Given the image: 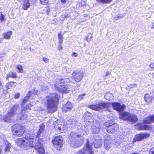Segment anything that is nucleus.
<instances>
[{
    "mask_svg": "<svg viewBox=\"0 0 154 154\" xmlns=\"http://www.w3.org/2000/svg\"><path fill=\"white\" fill-rule=\"evenodd\" d=\"M94 105H89L88 107L90 109L98 111H102L104 109H109L111 106L117 111L120 112L124 110L126 106L124 104L122 105L119 103L114 102L112 103H104L103 100H97Z\"/></svg>",
    "mask_w": 154,
    "mask_h": 154,
    "instance_id": "1",
    "label": "nucleus"
},
{
    "mask_svg": "<svg viewBox=\"0 0 154 154\" xmlns=\"http://www.w3.org/2000/svg\"><path fill=\"white\" fill-rule=\"evenodd\" d=\"M58 95L54 93L47 97V110L48 113L55 112L57 109V105L58 101Z\"/></svg>",
    "mask_w": 154,
    "mask_h": 154,
    "instance_id": "2",
    "label": "nucleus"
},
{
    "mask_svg": "<svg viewBox=\"0 0 154 154\" xmlns=\"http://www.w3.org/2000/svg\"><path fill=\"white\" fill-rule=\"evenodd\" d=\"M18 108V104H16L12 106L8 113L2 118L4 122H10L11 118L16 114Z\"/></svg>",
    "mask_w": 154,
    "mask_h": 154,
    "instance_id": "3",
    "label": "nucleus"
},
{
    "mask_svg": "<svg viewBox=\"0 0 154 154\" xmlns=\"http://www.w3.org/2000/svg\"><path fill=\"white\" fill-rule=\"evenodd\" d=\"M120 118L124 120L129 121L133 123H136L138 120V119L135 115L125 112L120 113Z\"/></svg>",
    "mask_w": 154,
    "mask_h": 154,
    "instance_id": "4",
    "label": "nucleus"
},
{
    "mask_svg": "<svg viewBox=\"0 0 154 154\" xmlns=\"http://www.w3.org/2000/svg\"><path fill=\"white\" fill-rule=\"evenodd\" d=\"M72 75L73 79L76 82H79L82 79L84 73L81 71L76 70L73 72Z\"/></svg>",
    "mask_w": 154,
    "mask_h": 154,
    "instance_id": "5",
    "label": "nucleus"
},
{
    "mask_svg": "<svg viewBox=\"0 0 154 154\" xmlns=\"http://www.w3.org/2000/svg\"><path fill=\"white\" fill-rule=\"evenodd\" d=\"M93 145H86L85 147L77 152L76 154H94Z\"/></svg>",
    "mask_w": 154,
    "mask_h": 154,
    "instance_id": "6",
    "label": "nucleus"
},
{
    "mask_svg": "<svg viewBox=\"0 0 154 154\" xmlns=\"http://www.w3.org/2000/svg\"><path fill=\"white\" fill-rule=\"evenodd\" d=\"M67 82V79H57L55 81L54 86L55 89L57 90L58 87H60L63 84H65V82Z\"/></svg>",
    "mask_w": 154,
    "mask_h": 154,
    "instance_id": "7",
    "label": "nucleus"
},
{
    "mask_svg": "<svg viewBox=\"0 0 154 154\" xmlns=\"http://www.w3.org/2000/svg\"><path fill=\"white\" fill-rule=\"evenodd\" d=\"M149 136V134H137L134 138L133 141L136 142L137 141H140L144 138H146Z\"/></svg>",
    "mask_w": 154,
    "mask_h": 154,
    "instance_id": "8",
    "label": "nucleus"
},
{
    "mask_svg": "<svg viewBox=\"0 0 154 154\" xmlns=\"http://www.w3.org/2000/svg\"><path fill=\"white\" fill-rule=\"evenodd\" d=\"M33 139H29L28 140L26 138H20L17 139L15 140V142L17 144H23L27 140V144H32V143L31 142V141Z\"/></svg>",
    "mask_w": 154,
    "mask_h": 154,
    "instance_id": "9",
    "label": "nucleus"
},
{
    "mask_svg": "<svg viewBox=\"0 0 154 154\" xmlns=\"http://www.w3.org/2000/svg\"><path fill=\"white\" fill-rule=\"evenodd\" d=\"M118 128V125L115 123L107 127L106 130L108 133H112L116 132Z\"/></svg>",
    "mask_w": 154,
    "mask_h": 154,
    "instance_id": "10",
    "label": "nucleus"
},
{
    "mask_svg": "<svg viewBox=\"0 0 154 154\" xmlns=\"http://www.w3.org/2000/svg\"><path fill=\"white\" fill-rule=\"evenodd\" d=\"M70 86L63 84L60 86V87H58L56 90L61 93H67L70 91Z\"/></svg>",
    "mask_w": 154,
    "mask_h": 154,
    "instance_id": "11",
    "label": "nucleus"
},
{
    "mask_svg": "<svg viewBox=\"0 0 154 154\" xmlns=\"http://www.w3.org/2000/svg\"><path fill=\"white\" fill-rule=\"evenodd\" d=\"M29 146L35 148L39 154H45L44 148L42 145H29Z\"/></svg>",
    "mask_w": 154,
    "mask_h": 154,
    "instance_id": "12",
    "label": "nucleus"
},
{
    "mask_svg": "<svg viewBox=\"0 0 154 154\" xmlns=\"http://www.w3.org/2000/svg\"><path fill=\"white\" fill-rule=\"evenodd\" d=\"M53 144H63V138L61 136H57L52 140Z\"/></svg>",
    "mask_w": 154,
    "mask_h": 154,
    "instance_id": "13",
    "label": "nucleus"
},
{
    "mask_svg": "<svg viewBox=\"0 0 154 154\" xmlns=\"http://www.w3.org/2000/svg\"><path fill=\"white\" fill-rule=\"evenodd\" d=\"M73 108V106L71 103L68 102L65 104L62 108L63 112H66L70 110H71Z\"/></svg>",
    "mask_w": 154,
    "mask_h": 154,
    "instance_id": "14",
    "label": "nucleus"
},
{
    "mask_svg": "<svg viewBox=\"0 0 154 154\" xmlns=\"http://www.w3.org/2000/svg\"><path fill=\"white\" fill-rule=\"evenodd\" d=\"M86 122L87 123L86 124H85L82 127V131H85V133H83V134L85 135H86L87 132H88V131L90 129L91 127L90 125L91 124L90 122L88 121V122Z\"/></svg>",
    "mask_w": 154,
    "mask_h": 154,
    "instance_id": "15",
    "label": "nucleus"
},
{
    "mask_svg": "<svg viewBox=\"0 0 154 154\" xmlns=\"http://www.w3.org/2000/svg\"><path fill=\"white\" fill-rule=\"evenodd\" d=\"M67 124L73 126L76 125L77 122L76 119L73 117L67 118Z\"/></svg>",
    "mask_w": 154,
    "mask_h": 154,
    "instance_id": "16",
    "label": "nucleus"
},
{
    "mask_svg": "<svg viewBox=\"0 0 154 154\" xmlns=\"http://www.w3.org/2000/svg\"><path fill=\"white\" fill-rule=\"evenodd\" d=\"M100 125L99 124H95L92 126V131L94 134L98 133L100 131Z\"/></svg>",
    "mask_w": 154,
    "mask_h": 154,
    "instance_id": "17",
    "label": "nucleus"
},
{
    "mask_svg": "<svg viewBox=\"0 0 154 154\" xmlns=\"http://www.w3.org/2000/svg\"><path fill=\"white\" fill-rule=\"evenodd\" d=\"M143 121L145 124H149L154 122V115L146 118Z\"/></svg>",
    "mask_w": 154,
    "mask_h": 154,
    "instance_id": "18",
    "label": "nucleus"
},
{
    "mask_svg": "<svg viewBox=\"0 0 154 154\" xmlns=\"http://www.w3.org/2000/svg\"><path fill=\"white\" fill-rule=\"evenodd\" d=\"M25 129L23 127H21L19 131L16 130L14 134V136L17 137H20L24 133Z\"/></svg>",
    "mask_w": 154,
    "mask_h": 154,
    "instance_id": "19",
    "label": "nucleus"
},
{
    "mask_svg": "<svg viewBox=\"0 0 154 154\" xmlns=\"http://www.w3.org/2000/svg\"><path fill=\"white\" fill-rule=\"evenodd\" d=\"M7 89L8 90L11 88L15 87L17 85V83L13 82H8L6 84Z\"/></svg>",
    "mask_w": 154,
    "mask_h": 154,
    "instance_id": "20",
    "label": "nucleus"
},
{
    "mask_svg": "<svg viewBox=\"0 0 154 154\" xmlns=\"http://www.w3.org/2000/svg\"><path fill=\"white\" fill-rule=\"evenodd\" d=\"M58 121H55L54 122L53 125L54 127L56 130H58L60 131L62 129H63V127L62 125L59 124L58 122Z\"/></svg>",
    "mask_w": 154,
    "mask_h": 154,
    "instance_id": "21",
    "label": "nucleus"
},
{
    "mask_svg": "<svg viewBox=\"0 0 154 154\" xmlns=\"http://www.w3.org/2000/svg\"><path fill=\"white\" fill-rule=\"evenodd\" d=\"M30 6L29 0H24L22 8L25 10L29 8Z\"/></svg>",
    "mask_w": 154,
    "mask_h": 154,
    "instance_id": "22",
    "label": "nucleus"
},
{
    "mask_svg": "<svg viewBox=\"0 0 154 154\" xmlns=\"http://www.w3.org/2000/svg\"><path fill=\"white\" fill-rule=\"evenodd\" d=\"M31 95L28 92L26 94V96L24 97L23 102L22 104V106H24V104L27 102L29 99H32L33 97L31 96Z\"/></svg>",
    "mask_w": 154,
    "mask_h": 154,
    "instance_id": "23",
    "label": "nucleus"
},
{
    "mask_svg": "<svg viewBox=\"0 0 154 154\" xmlns=\"http://www.w3.org/2000/svg\"><path fill=\"white\" fill-rule=\"evenodd\" d=\"M17 77L16 74L15 72H13L11 71L7 75L6 78L7 80H8L10 77L16 78Z\"/></svg>",
    "mask_w": 154,
    "mask_h": 154,
    "instance_id": "24",
    "label": "nucleus"
},
{
    "mask_svg": "<svg viewBox=\"0 0 154 154\" xmlns=\"http://www.w3.org/2000/svg\"><path fill=\"white\" fill-rule=\"evenodd\" d=\"M12 33L11 31H9L5 32L3 34V36L5 38L7 39H9L10 38L11 36Z\"/></svg>",
    "mask_w": 154,
    "mask_h": 154,
    "instance_id": "25",
    "label": "nucleus"
},
{
    "mask_svg": "<svg viewBox=\"0 0 154 154\" xmlns=\"http://www.w3.org/2000/svg\"><path fill=\"white\" fill-rule=\"evenodd\" d=\"M45 126L44 124H41V125H40V128L39 130V131L36 136L37 138L39 137V136L40 135V134L41 133H42L43 132V131L44 129Z\"/></svg>",
    "mask_w": 154,
    "mask_h": 154,
    "instance_id": "26",
    "label": "nucleus"
},
{
    "mask_svg": "<svg viewBox=\"0 0 154 154\" xmlns=\"http://www.w3.org/2000/svg\"><path fill=\"white\" fill-rule=\"evenodd\" d=\"M81 137V135L80 134H77L75 133L72 132L69 135V138H73L75 139H76L77 138H79Z\"/></svg>",
    "mask_w": 154,
    "mask_h": 154,
    "instance_id": "27",
    "label": "nucleus"
},
{
    "mask_svg": "<svg viewBox=\"0 0 154 154\" xmlns=\"http://www.w3.org/2000/svg\"><path fill=\"white\" fill-rule=\"evenodd\" d=\"M144 98L147 103H149L152 101V97L148 94H146L144 96Z\"/></svg>",
    "mask_w": 154,
    "mask_h": 154,
    "instance_id": "28",
    "label": "nucleus"
},
{
    "mask_svg": "<svg viewBox=\"0 0 154 154\" xmlns=\"http://www.w3.org/2000/svg\"><path fill=\"white\" fill-rule=\"evenodd\" d=\"M29 93L31 95V96L33 98L35 95L37 94L38 91L34 89L31 90Z\"/></svg>",
    "mask_w": 154,
    "mask_h": 154,
    "instance_id": "29",
    "label": "nucleus"
},
{
    "mask_svg": "<svg viewBox=\"0 0 154 154\" xmlns=\"http://www.w3.org/2000/svg\"><path fill=\"white\" fill-rule=\"evenodd\" d=\"M112 97V93L108 92L105 94L104 98L107 100H109Z\"/></svg>",
    "mask_w": 154,
    "mask_h": 154,
    "instance_id": "30",
    "label": "nucleus"
},
{
    "mask_svg": "<svg viewBox=\"0 0 154 154\" xmlns=\"http://www.w3.org/2000/svg\"><path fill=\"white\" fill-rule=\"evenodd\" d=\"M33 106V105L31 103L29 104H27L25 107L24 106H22L23 107V109L22 110V113H23L25 112V109H29L31 107Z\"/></svg>",
    "mask_w": 154,
    "mask_h": 154,
    "instance_id": "31",
    "label": "nucleus"
},
{
    "mask_svg": "<svg viewBox=\"0 0 154 154\" xmlns=\"http://www.w3.org/2000/svg\"><path fill=\"white\" fill-rule=\"evenodd\" d=\"M92 140H89V139H88L87 140V143L86 144H96V143L95 142V139L93 138H92Z\"/></svg>",
    "mask_w": 154,
    "mask_h": 154,
    "instance_id": "32",
    "label": "nucleus"
},
{
    "mask_svg": "<svg viewBox=\"0 0 154 154\" xmlns=\"http://www.w3.org/2000/svg\"><path fill=\"white\" fill-rule=\"evenodd\" d=\"M141 129L150 130H151V127L147 125H143L141 126Z\"/></svg>",
    "mask_w": 154,
    "mask_h": 154,
    "instance_id": "33",
    "label": "nucleus"
},
{
    "mask_svg": "<svg viewBox=\"0 0 154 154\" xmlns=\"http://www.w3.org/2000/svg\"><path fill=\"white\" fill-rule=\"evenodd\" d=\"M98 2L103 4L109 3L111 2L112 0H96Z\"/></svg>",
    "mask_w": 154,
    "mask_h": 154,
    "instance_id": "34",
    "label": "nucleus"
},
{
    "mask_svg": "<svg viewBox=\"0 0 154 154\" xmlns=\"http://www.w3.org/2000/svg\"><path fill=\"white\" fill-rule=\"evenodd\" d=\"M48 87L46 85H44L42 87V92H44L45 93L47 92L48 90Z\"/></svg>",
    "mask_w": 154,
    "mask_h": 154,
    "instance_id": "35",
    "label": "nucleus"
},
{
    "mask_svg": "<svg viewBox=\"0 0 154 154\" xmlns=\"http://www.w3.org/2000/svg\"><path fill=\"white\" fill-rule=\"evenodd\" d=\"M58 37L59 39V44H61L63 40V36L61 34H59Z\"/></svg>",
    "mask_w": 154,
    "mask_h": 154,
    "instance_id": "36",
    "label": "nucleus"
},
{
    "mask_svg": "<svg viewBox=\"0 0 154 154\" xmlns=\"http://www.w3.org/2000/svg\"><path fill=\"white\" fill-rule=\"evenodd\" d=\"M0 92L2 94H5L8 92V90H5L3 88V86L0 88Z\"/></svg>",
    "mask_w": 154,
    "mask_h": 154,
    "instance_id": "37",
    "label": "nucleus"
},
{
    "mask_svg": "<svg viewBox=\"0 0 154 154\" xmlns=\"http://www.w3.org/2000/svg\"><path fill=\"white\" fill-rule=\"evenodd\" d=\"M123 16H120L118 15H115L114 17L113 18V20L114 21L116 20L119 19H122L123 17Z\"/></svg>",
    "mask_w": 154,
    "mask_h": 154,
    "instance_id": "38",
    "label": "nucleus"
},
{
    "mask_svg": "<svg viewBox=\"0 0 154 154\" xmlns=\"http://www.w3.org/2000/svg\"><path fill=\"white\" fill-rule=\"evenodd\" d=\"M17 68L18 69L19 72L21 73L23 72V71L22 69V66L20 65H18L17 66Z\"/></svg>",
    "mask_w": 154,
    "mask_h": 154,
    "instance_id": "39",
    "label": "nucleus"
},
{
    "mask_svg": "<svg viewBox=\"0 0 154 154\" xmlns=\"http://www.w3.org/2000/svg\"><path fill=\"white\" fill-rule=\"evenodd\" d=\"M92 116V114L88 112V111L86 112L85 114V118H87V117H91Z\"/></svg>",
    "mask_w": 154,
    "mask_h": 154,
    "instance_id": "40",
    "label": "nucleus"
},
{
    "mask_svg": "<svg viewBox=\"0 0 154 154\" xmlns=\"http://www.w3.org/2000/svg\"><path fill=\"white\" fill-rule=\"evenodd\" d=\"M71 71L70 69L66 67L63 69V71L66 72L67 73Z\"/></svg>",
    "mask_w": 154,
    "mask_h": 154,
    "instance_id": "41",
    "label": "nucleus"
},
{
    "mask_svg": "<svg viewBox=\"0 0 154 154\" xmlns=\"http://www.w3.org/2000/svg\"><path fill=\"white\" fill-rule=\"evenodd\" d=\"M85 94H83L80 95L79 96L78 98V100L79 101H80L82 99L84 98V96Z\"/></svg>",
    "mask_w": 154,
    "mask_h": 154,
    "instance_id": "42",
    "label": "nucleus"
},
{
    "mask_svg": "<svg viewBox=\"0 0 154 154\" xmlns=\"http://www.w3.org/2000/svg\"><path fill=\"white\" fill-rule=\"evenodd\" d=\"M49 0H40L41 3L42 4L45 5L48 3Z\"/></svg>",
    "mask_w": 154,
    "mask_h": 154,
    "instance_id": "43",
    "label": "nucleus"
},
{
    "mask_svg": "<svg viewBox=\"0 0 154 154\" xmlns=\"http://www.w3.org/2000/svg\"><path fill=\"white\" fill-rule=\"evenodd\" d=\"M62 146L61 145H54V147L58 150H60Z\"/></svg>",
    "mask_w": 154,
    "mask_h": 154,
    "instance_id": "44",
    "label": "nucleus"
},
{
    "mask_svg": "<svg viewBox=\"0 0 154 154\" xmlns=\"http://www.w3.org/2000/svg\"><path fill=\"white\" fill-rule=\"evenodd\" d=\"M149 154H154V147L152 148L149 149Z\"/></svg>",
    "mask_w": 154,
    "mask_h": 154,
    "instance_id": "45",
    "label": "nucleus"
},
{
    "mask_svg": "<svg viewBox=\"0 0 154 154\" xmlns=\"http://www.w3.org/2000/svg\"><path fill=\"white\" fill-rule=\"evenodd\" d=\"M27 114H22V116L20 118V119L21 120L27 118Z\"/></svg>",
    "mask_w": 154,
    "mask_h": 154,
    "instance_id": "46",
    "label": "nucleus"
},
{
    "mask_svg": "<svg viewBox=\"0 0 154 154\" xmlns=\"http://www.w3.org/2000/svg\"><path fill=\"white\" fill-rule=\"evenodd\" d=\"M42 60L45 63H48L49 61V59L45 57H43Z\"/></svg>",
    "mask_w": 154,
    "mask_h": 154,
    "instance_id": "47",
    "label": "nucleus"
},
{
    "mask_svg": "<svg viewBox=\"0 0 154 154\" xmlns=\"http://www.w3.org/2000/svg\"><path fill=\"white\" fill-rule=\"evenodd\" d=\"M20 96V94L19 93H17L15 94L14 95V97L15 99H17Z\"/></svg>",
    "mask_w": 154,
    "mask_h": 154,
    "instance_id": "48",
    "label": "nucleus"
},
{
    "mask_svg": "<svg viewBox=\"0 0 154 154\" xmlns=\"http://www.w3.org/2000/svg\"><path fill=\"white\" fill-rule=\"evenodd\" d=\"M0 20L2 21H4V19L5 17L2 14H1L0 15Z\"/></svg>",
    "mask_w": 154,
    "mask_h": 154,
    "instance_id": "49",
    "label": "nucleus"
},
{
    "mask_svg": "<svg viewBox=\"0 0 154 154\" xmlns=\"http://www.w3.org/2000/svg\"><path fill=\"white\" fill-rule=\"evenodd\" d=\"M86 38L91 39L93 38L92 35L91 33H89L88 34Z\"/></svg>",
    "mask_w": 154,
    "mask_h": 154,
    "instance_id": "50",
    "label": "nucleus"
},
{
    "mask_svg": "<svg viewBox=\"0 0 154 154\" xmlns=\"http://www.w3.org/2000/svg\"><path fill=\"white\" fill-rule=\"evenodd\" d=\"M124 140V138L122 137L121 138V139L120 140V141H119V142H117V143H122V141Z\"/></svg>",
    "mask_w": 154,
    "mask_h": 154,
    "instance_id": "51",
    "label": "nucleus"
},
{
    "mask_svg": "<svg viewBox=\"0 0 154 154\" xmlns=\"http://www.w3.org/2000/svg\"><path fill=\"white\" fill-rule=\"evenodd\" d=\"M59 46H58V49L59 50H61L62 49V48H63V47L61 45V44H59Z\"/></svg>",
    "mask_w": 154,
    "mask_h": 154,
    "instance_id": "52",
    "label": "nucleus"
},
{
    "mask_svg": "<svg viewBox=\"0 0 154 154\" xmlns=\"http://www.w3.org/2000/svg\"><path fill=\"white\" fill-rule=\"evenodd\" d=\"M72 55V56H73L74 57H77L78 54L77 53H76L73 52Z\"/></svg>",
    "mask_w": 154,
    "mask_h": 154,
    "instance_id": "53",
    "label": "nucleus"
},
{
    "mask_svg": "<svg viewBox=\"0 0 154 154\" xmlns=\"http://www.w3.org/2000/svg\"><path fill=\"white\" fill-rule=\"evenodd\" d=\"M109 145H104L105 148L106 149L108 150L109 149V147L108 146Z\"/></svg>",
    "mask_w": 154,
    "mask_h": 154,
    "instance_id": "54",
    "label": "nucleus"
},
{
    "mask_svg": "<svg viewBox=\"0 0 154 154\" xmlns=\"http://www.w3.org/2000/svg\"><path fill=\"white\" fill-rule=\"evenodd\" d=\"M10 148V147L8 146H7L5 147V151H6L8 150Z\"/></svg>",
    "mask_w": 154,
    "mask_h": 154,
    "instance_id": "55",
    "label": "nucleus"
},
{
    "mask_svg": "<svg viewBox=\"0 0 154 154\" xmlns=\"http://www.w3.org/2000/svg\"><path fill=\"white\" fill-rule=\"evenodd\" d=\"M149 66L150 67L154 68V63L150 64Z\"/></svg>",
    "mask_w": 154,
    "mask_h": 154,
    "instance_id": "56",
    "label": "nucleus"
},
{
    "mask_svg": "<svg viewBox=\"0 0 154 154\" xmlns=\"http://www.w3.org/2000/svg\"><path fill=\"white\" fill-rule=\"evenodd\" d=\"M101 145H94V147L96 148H99L101 147Z\"/></svg>",
    "mask_w": 154,
    "mask_h": 154,
    "instance_id": "57",
    "label": "nucleus"
},
{
    "mask_svg": "<svg viewBox=\"0 0 154 154\" xmlns=\"http://www.w3.org/2000/svg\"><path fill=\"white\" fill-rule=\"evenodd\" d=\"M73 146H73L72 147L75 148L79 147L80 146L79 145H73Z\"/></svg>",
    "mask_w": 154,
    "mask_h": 154,
    "instance_id": "58",
    "label": "nucleus"
},
{
    "mask_svg": "<svg viewBox=\"0 0 154 154\" xmlns=\"http://www.w3.org/2000/svg\"><path fill=\"white\" fill-rule=\"evenodd\" d=\"M111 73L110 72H106V73L105 74V76L107 77V75H108L109 74H110Z\"/></svg>",
    "mask_w": 154,
    "mask_h": 154,
    "instance_id": "59",
    "label": "nucleus"
},
{
    "mask_svg": "<svg viewBox=\"0 0 154 154\" xmlns=\"http://www.w3.org/2000/svg\"><path fill=\"white\" fill-rule=\"evenodd\" d=\"M85 39V40H86L88 42H90L91 41V39H90L86 37Z\"/></svg>",
    "mask_w": 154,
    "mask_h": 154,
    "instance_id": "60",
    "label": "nucleus"
},
{
    "mask_svg": "<svg viewBox=\"0 0 154 154\" xmlns=\"http://www.w3.org/2000/svg\"><path fill=\"white\" fill-rule=\"evenodd\" d=\"M61 2L63 3L64 4L65 3L66 1V0H60Z\"/></svg>",
    "mask_w": 154,
    "mask_h": 154,
    "instance_id": "61",
    "label": "nucleus"
},
{
    "mask_svg": "<svg viewBox=\"0 0 154 154\" xmlns=\"http://www.w3.org/2000/svg\"><path fill=\"white\" fill-rule=\"evenodd\" d=\"M20 126V125H18V124L15 125H14L13 126V127H16V126Z\"/></svg>",
    "mask_w": 154,
    "mask_h": 154,
    "instance_id": "62",
    "label": "nucleus"
},
{
    "mask_svg": "<svg viewBox=\"0 0 154 154\" xmlns=\"http://www.w3.org/2000/svg\"><path fill=\"white\" fill-rule=\"evenodd\" d=\"M3 86L2 85V83L1 81H0V88H1V87H2Z\"/></svg>",
    "mask_w": 154,
    "mask_h": 154,
    "instance_id": "63",
    "label": "nucleus"
},
{
    "mask_svg": "<svg viewBox=\"0 0 154 154\" xmlns=\"http://www.w3.org/2000/svg\"><path fill=\"white\" fill-rule=\"evenodd\" d=\"M152 28L154 29V22L152 24V26L151 27Z\"/></svg>",
    "mask_w": 154,
    "mask_h": 154,
    "instance_id": "64",
    "label": "nucleus"
}]
</instances>
